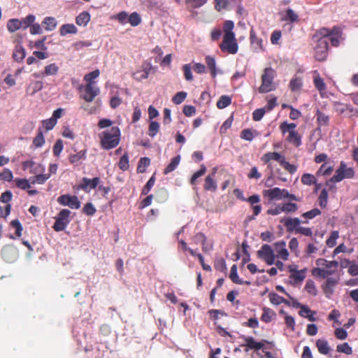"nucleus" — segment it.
Here are the masks:
<instances>
[{"label": "nucleus", "mask_w": 358, "mask_h": 358, "mask_svg": "<svg viewBox=\"0 0 358 358\" xmlns=\"http://www.w3.org/2000/svg\"><path fill=\"white\" fill-rule=\"evenodd\" d=\"M234 23L227 20L223 25V38L220 44V50L227 54L234 55L238 50V44L234 31Z\"/></svg>", "instance_id": "f257e3e1"}, {"label": "nucleus", "mask_w": 358, "mask_h": 358, "mask_svg": "<svg viewBox=\"0 0 358 358\" xmlns=\"http://www.w3.org/2000/svg\"><path fill=\"white\" fill-rule=\"evenodd\" d=\"M315 264L316 267L313 268L312 274L323 279L336 273L338 268V262L327 261L322 258L317 259Z\"/></svg>", "instance_id": "f03ea898"}, {"label": "nucleus", "mask_w": 358, "mask_h": 358, "mask_svg": "<svg viewBox=\"0 0 358 358\" xmlns=\"http://www.w3.org/2000/svg\"><path fill=\"white\" fill-rule=\"evenodd\" d=\"M100 143L103 148L109 150L116 147L120 139V131L118 127H113L103 131L100 135Z\"/></svg>", "instance_id": "7ed1b4c3"}, {"label": "nucleus", "mask_w": 358, "mask_h": 358, "mask_svg": "<svg viewBox=\"0 0 358 358\" xmlns=\"http://www.w3.org/2000/svg\"><path fill=\"white\" fill-rule=\"evenodd\" d=\"M275 76V71L271 68H266L262 75V85L259 88L260 93H267L275 89V84L273 83V78Z\"/></svg>", "instance_id": "20e7f679"}, {"label": "nucleus", "mask_w": 358, "mask_h": 358, "mask_svg": "<svg viewBox=\"0 0 358 358\" xmlns=\"http://www.w3.org/2000/svg\"><path fill=\"white\" fill-rule=\"evenodd\" d=\"M80 96L86 102L91 103L100 93L97 84L86 83L85 85H78Z\"/></svg>", "instance_id": "39448f33"}, {"label": "nucleus", "mask_w": 358, "mask_h": 358, "mask_svg": "<svg viewBox=\"0 0 358 358\" xmlns=\"http://www.w3.org/2000/svg\"><path fill=\"white\" fill-rule=\"evenodd\" d=\"M263 195L269 199V200H281L285 198H289L292 200H296L294 194H290L287 190L274 187L273 189H265L263 191Z\"/></svg>", "instance_id": "423d86ee"}, {"label": "nucleus", "mask_w": 358, "mask_h": 358, "mask_svg": "<svg viewBox=\"0 0 358 358\" xmlns=\"http://www.w3.org/2000/svg\"><path fill=\"white\" fill-rule=\"evenodd\" d=\"M155 73V69L151 63L145 62L132 73V77L137 81L147 79L150 74Z\"/></svg>", "instance_id": "0eeeda50"}, {"label": "nucleus", "mask_w": 358, "mask_h": 358, "mask_svg": "<svg viewBox=\"0 0 358 358\" xmlns=\"http://www.w3.org/2000/svg\"><path fill=\"white\" fill-rule=\"evenodd\" d=\"M257 256L268 265L273 264L275 259V255L273 249L271 245L267 244L263 245L261 249L257 251Z\"/></svg>", "instance_id": "6e6552de"}, {"label": "nucleus", "mask_w": 358, "mask_h": 358, "mask_svg": "<svg viewBox=\"0 0 358 358\" xmlns=\"http://www.w3.org/2000/svg\"><path fill=\"white\" fill-rule=\"evenodd\" d=\"M317 43L315 48V57L319 61H323L327 56L328 51V40L318 39Z\"/></svg>", "instance_id": "1a4fd4ad"}, {"label": "nucleus", "mask_w": 358, "mask_h": 358, "mask_svg": "<svg viewBox=\"0 0 358 358\" xmlns=\"http://www.w3.org/2000/svg\"><path fill=\"white\" fill-rule=\"evenodd\" d=\"M326 278L327 280L323 283L322 288L326 296L329 297L334 293L335 287L338 284L340 277L339 275L329 276Z\"/></svg>", "instance_id": "9d476101"}, {"label": "nucleus", "mask_w": 358, "mask_h": 358, "mask_svg": "<svg viewBox=\"0 0 358 358\" xmlns=\"http://www.w3.org/2000/svg\"><path fill=\"white\" fill-rule=\"evenodd\" d=\"M273 250L276 252L275 258L281 259L286 261L289 258V252L286 248V243L285 241L276 242L273 244Z\"/></svg>", "instance_id": "9b49d317"}, {"label": "nucleus", "mask_w": 358, "mask_h": 358, "mask_svg": "<svg viewBox=\"0 0 358 358\" xmlns=\"http://www.w3.org/2000/svg\"><path fill=\"white\" fill-rule=\"evenodd\" d=\"M285 157L281 155L280 153L276 152H268L265 153L261 158L262 161L268 164V168L271 169V172L273 171L271 163L272 160L278 162L280 164H281V162L283 161Z\"/></svg>", "instance_id": "f8f14e48"}, {"label": "nucleus", "mask_w": 358, "mask_h": 358, "mask_svg": "<svg viewBox=\"0 0 358 358\" xmlns=\"http://www.w3.org/2000/svg\"><path fill=\"white\" fill-rule=\"evenodd\" d=\"M55 219L56 220L53 225V229L56 231L64 230L67 222V209L62 210Z\"/></svg>", "instance_id": "ddd939ff"}, {"label": "nucleus", "mask_w": 358, "mask_h": 358, "mask_svg": "<svg viewBox=\"0 0 358 358\" xmlns=\"http://www.w3.org/2000/svg\"><path fill=\"white\" fill-rule=\"evenodd\" d=\"M250 42L253 51L259 52V51L264 50L263 40L257 36L253 29L250 30Z\"/></svg>", "instance_id": "4468645a"}, {"label": "nucleus", "mask_w": 358, "mask_h": 358, "mask_svg": "<svg viewBox=\"0 0 358 358\" xmlns=\"http://www.w3.org/2000/svg\"><path fill=\"white\" fill-rule=\"evenodd\" d=\"M17 253L15 248L6 246L2 250V257L7 262H13L17 259Z\"/></svg>", "instance_id": "2eb2a0df"}, {"label": "nucleus", "mask_w": 358, "mask_h": 358, "mask_svg": "<svg viewBox=\"0 0 358 358\" xmlns=\"http://www.w3.org/2000/svg\"><path fill=\"white\" fill-rule=\"evenodd\" d=\"M26 56L25 49L21 45V41H17L13 53V58L17 62H22Z\"/></svg>", "instance_id": "dca6fc26"}, {"label": "nucleus", "mask_w": 358, "mask_h": 358, "mask_svg": "<svg viewBox=\"0 0 358 358\" xmlns=\"http://www.w3.org/2000/svg\"><path fill=\"white\" fill-rule=\"evenodd\" d=\"M99 181V178H94L93 179L84 178L80 184V187L86 192H90L92 189L95 188L98 185Z\"/></svg>", "instance_id": "f3484780"}, {"label": "nucleus", "mask_w": 358, "mask_h": 358, "mask_svg": "<svg viewBox=\"0 0 358 358\" xmlns=\"http://www.w3.org/2000/svg\"><path fill=\"white\" fill-rule=\"evenodd\" d=\"M289 231L296 230L300 227L302 221L299 218H287L282 220Z\"/></svg>", "instance_id": "a211bd4d"}, {"label": "nucleus", "mask_w": 358, "mask_h": 358, "mask_svg": "<svg viewBox=\"0 0 358 358\" xmlns=\"http://www.w3.org/2000/svg\"><path fill=\"white\" fill-rule=\"evenodd\" d=\"M229 278L234 283H236V284H239V285L246 284L248 285H250L251 284V282L250 281H243L239 278L238 273H237V266L235 264L233 265L231 268Z\"/></svg>", "instance_id": "6ab92c4d"}, {"label": "nucleus", "mask_w": 358, "mask_h": 358, "mask_svg": "<svg viewBox=\"0 0 358 358\" xmlns=\"http://www.w3.org/2000/svg\"><path fill=\"white\" fill-rule=\"evenodd\" d=\"M268 298L270 302L275 306H278L281 303H285L287 306H289L291 304L288 300L280 296L279 295L274 292L270 293L268 294Z\"/></svg>", "instance_id": "aec40b11"}, {"label": "nucleus", "mask_w": 358, "mask_h": 358, "mask_svg": "<svg viewBox=\"0 0 358 358\" xmlns=\"http://www.w3.org/2000/svg\"><path fill=\"white\" fill-rule=\"evenodd\" d=\"M282 20L284 21H289L291 22H296L299 20L298 14L292 9L288 8L285 11Z\"/></svg>", "instance_id": "412c9836"}, {"label": "nucleus", "mask_w": 358, "mask_h": 358, "mask_svg": "<svg viewBox=\"0 0 358 358\" xmlns=\"http://www.w3.org/2000/svg\"><path fill=\"white\" fill-rule=\"evenodd\" d=\"M330 41L334 46H338L340 41L342 40V32L339 28L334 27L331 36H330Z\"/></svg>", "instance_id": "4be33fe9"}, {"label": "nucleus", "mask_w": 358, "mask_h": 358, "mask_svg": "<svg viewBox=\"0 0 358 358\" xmlns=\"http://www.w3.org/2000/svg\"><path fill=\"white\" fill-rule=\"evenodd\" d=\"M316 346L318 351L322 355H327L330 350L328 342L324 339H318L316 341Z\"/></svg>", "instance_id": "5701e85b"}, {"label": "nucleus", "mask_w": 358, "mask_h": 358, "mask_svg": "<svg viewBox=\"0 0 358 358\" xmlns=\"http://www.w3.org/2000/svg\"><path fill=\"white\" fill-rule=\"evenodd\" d=\"M90 20V15L88 12L84 11L76 17V23L79 26L85 27Z\"/></svg>", "instance_id": "b1692460"}, {"label": "nucleus", "mask_w": 358, "mask_h": 358, "mask_svg": "<svg viewBox=\"0 0 358 358\" xmlns=\"http://www.w3.org/2000/svg\"><path fill=\"white\" fill-rule=\"evenodd\" d=\"M305 278V274L303 271H299L298 272H294L289 275L290 284H296L301 282Z\"/></svg>", "instance_id": "393cba45"}, {"label": "nucleus", "mask_w": 358, "mask_h": 358, "mask_svg": "<svg viewBox=\"0 0 358 358\" xmlns=\"http://www.w3.org/2000/svg\"><path fill=\"white\" fill-rule=\"evenodd\" d=\"M21 27H22V24L20 22L19 19H15V18L10 19L7 22V29L11 33L16 31L17 30L20 29Z\"/></svg>", "instance_id": "a878e982"}, {"label": "nucleus", "mask_w": 358, "mask_h": 358, "mask_svg": "<svg viewBox=\"0 0 358 358\" xmlns=\"http://www.w3.org/2000/svg\"><path fill=\"white\" fill-rule=\"evenodd\" d=\"M42 24L44 25L46 31H52L56 27L57 22L52 17H46L42 22Z\"/></svg>", "instance_id": "bb28decb"}, {"label": "nucleus", "mask_w": 358, "mask_h": 358, "mask_svg": "<svg viewBox=\"0 0 358 358\" xmlns=\"http://www.w3.org/2000/svg\"><path fill=\"white\" fill-rule=\"evenodd\" d=\"M204 189L215 192L217 189V183L214 180L213 176L208 175L205 179Z\"/></svg>", "instance_id": "cd10ccee"}, {"label": "nucleus", "mask_w": 358, "mask_h": 358, "mask_svg": "<svg viewBox=\"0 0 358 358\" xmlns=\"http://www.w3.org/2000/svg\"><path fill=\"white\" fill-rule=\"evenodd\" d=\"M196 238L198 241L202 242L203 244V250L205 252H208L210 251L213 248V245L211 243L207 242L206 236L203 234H198L196 236Z\"/></svg>", "instance_id": "c85d7f7f"}, {"label": "nucleus", "mask_w": 358, "mask_h": 358, "mask_svg": "<svg viewBox=\"0 0 358 358\" xmlns=\"http://www.w3.org/2000/svg\"><path fill=\"white\" fill-rule=\"evenodd\" d=\"M129 15L125 11H122L115 15L111 17L113 20L118 21V22L122 25L127 24L129 21Z\"/></svg>", "instance_id": "c756f323"}, {"label": "nucleus", "mask_w": 358, "mask_h": 358, "mask_svg": "<svg viewBox=\"0 0 358 358\" xmlns=\"http://www.w3.org/2000/svg\"><path fill=\"white\" fill-rule=\"evenodd\" d=\"M231 103V99L229 96L222 95L217 102V107L220 109H223L229 106Z\"/></svg>", "instance_id": "7c9ffc66"}, {"label": "nucleus", "mask_w": 358, "mask_h": 358, "mask_svg": "<svg viewBox=\"0 0 358 358\" xmlns=\"http://www.w3.org/2000/svg\"><path fill=\"white\" fill-rule=\"evenodd\" d=\"M245 345L250 348V349H255V350H259L261 349L264 344L260 342H257L255 341L254 338L248 337L245 339Z\"/></svg>", "instance_id": "2f4dec72"}, {"label": "nucleus", "mask_w": 358, "mask_h": 358, "mask_svg": "<svg viewBox=\"0 0 358 358\" xmlns=\"http://www.w3.org/2000/svg\"><path fill=\"white\" fill-rule=\"evenodd\" d=\"M99 75L100 71L99 70L96 69L89 73H87L84 76V80L86 82V83L96 84L94 80L97 78L99 76Z\"/></svg>", "instance_id": "473e14b6"}, {"label": "nucleus", "mask_w": 358, "mask_h": 358, "mask_svg": "<svg viewBox=\"0 0 358 358\" xmlns=\"http://www.w3.org/2000/svg\"><path fill=\"white\" fill-rule=\"evenodd\" d=\"M333 32V29L329 30L326 28H323L320 29L314 36V38L317 39H327V37L331 36Z\"/></svg>", "instance_id": "72a5a7b5"}, {"label": "nucleus", "mask_w": 358, "mask_h": 358, "mask_svg": "<svg viewBox=\"0 0 358 358\" xmlns=\"http://www.w3.org/2000/svg\"><path fill=\"white\" fill-rule=\"evenodd\" d=\"M35 19H36V17L34 15H28L24 18L20 20V22L22 24L21 28L23 29H26L29 27H31V26L34 23Z\"/></svg>", "instance_id": "f704fd0d"}, {"label": "nucleus", "mask_w": 358, "mask_h": 358, "mask_svg": "<svg viewBox=\"0 0 358 358\" xmlns=\"http://www.w3.org/2000/svg\"><path fill=\"white\" fill-rule=\"evenodd\" d=\"M141 17L138 13L134 12L131 15H129L128 22L132 27L138 26L141 23Z\"/></svg>", "instance_id": "c9c22d12"}, {"label": "nucleus", "mask_w": 358, "mask_h": 358, "mask_svg": "<svg viewBox=\"0 0 358 358\" xmlns=\"http://www.w3.org/2000/svg\"><path fill=\"white\" fill-rule=\"evenodd\" d=\"M287 139L289 142L292 143L296 146H299L301 143V138L298 133L294 130L290 131Z\"/></svg>", "instance_id": "e433bc0d"}, {"label": "nucleus", "mask_w": 358, "mask_h": 358, "mask_svg": "<svg viewBox=\"0 0 358 358\" xmlns=\"http://www.w3.org/2000/svg\"><path fill=\"white\" fill-rule=\"evenodd\" d=\"M206 62L211 71L212 76L215 77L217 73L215 59L210 56H207L206 57Z\"/></svg>", "instance_id": "4c0bfd02"}, {"label": "nucleus", "mask_w": 358, "mask_h": 358, "mask_svg": "<svg viewBox=\"0 0 358 358\" xmlns=\"http://www.w3.org/2000/svg\"><path fill=\"white\" fill-rule=\"evenodd\" d=\"M314 84L315 87L320 92L321 94L325 91V83L324 80L320 76L316 75L314 77Z\"/></svg>", "instance_id": "58836bf2"}, {"label": "nucleus", "mask_w": 358, "mask_h": 358, "mask_svg": "<svg viewBox=\"0 0 358 358\" xmlns=\"http://www.w3.org/2000/svg\"><path fill=\"white\" fill-rule=\"evenodd\" d=\"M43 87V84L41 81H36L33 83L27 89V92L31 89V92H29L31 95L35 94L36 92L41 91Z\"/></svg>", "instance_id": "ea45409f"}, {"label": "nucleus", "mask_w": 358, "mask_h": 358, "mask_svg": "<svg viewBox=\"0 0 358 358\" xmlns=\"http://www.w3.org/2000/svg\"><path fill=\"white\" fill-rule=\"evenodd\" d=\"M150 160L148 157H143L140 159L137 170L139 173H143L145 171L147 166H149Z\"/></svg>", "instance_id": "a19ab883"}, {"label": "nucleus", "mask_w": 358, "mask_h": 358, "mask_svg": "<svg viewBox=\"0 0 358 358\" xmlns=\"http://www.w3.org/2000/svg\"><path fill=\"white\" fill-rule=\"evenodd\" d=\"M180 160V156L175 157L172 159L171 163L168 165V166L166 168L164 173H168L171 171H173L176 166L179 164Z\"/></svg>", "instance_id": "79ce46f5"}, {"label": "nucleus", "mask_w": 358, "mask_h": 358, "mask_svg": "<svg viewBox=\"0 0 358 358\" xmlns=\"http://www.w3.org/2000/svg\"><path fill=\"white\" fill-rule=\"evenodd\" d=\"M336 350L339 352H342L348 355L352 353V348L347 343L338 345L336 347Z\"/></svg>", "instance_id": "37998d69"}, {"label": "nucleus", "mask_w": 358, "mask_h": 358, "mask_svg": "<svg viewBox=\"0 0 358 358\" xmlns=\"http://www.w3.org/2000/svg\"><path fill=\"white\" fill-rule=\"evenodd\" d=\"M228 6V0H215V8L219 12L227 9Z\"/></svg>", "instance_id": "c03bdc74"}, {"label": "nucleus", "mask_w": 358, "mask_h": 358, "mask_svg": "<svg viewBox=\"0 0 358 358\" xmlns=\"http://www.w3.org/2000/svg\"><path fill=\"white\" fill-rule=\"evenodd\" d=\"M301 182L304 185H310L316 182V178L312 174L305 173L301 177Z\"/></svg>", "instance_id": "a18cd8bd"}, {"label": "nucleus", "mask_w": 358, "mask_h": 358, "mask_svg": "<svg viewBox=\"0 0 358 358\" xmlns=\"http://www.w3.org/2000/svg\"><path fill=\"white\" fill-rule=\"evenodd\" d=\"M44 143H45V139H44V137H43V131L40 129L38 130V135L34 138L33 144L36 148H40V147H41L44 144Z\"/></svg>", "instance_id": "49530a36"}, {"label": "nucleus", "mask_w": 358, "mask_h": 358, "mask_svg": "<svg viewBox=\"0 0 358 358\" xmlns=\"http://www.w3.org/2000/svg\"><path fill=\"white\" fill-rule=\"evenodd\" d=\"M345 262L349 264L348 273L352 276L358 275V264L345 259Z\"/></svg>", "instance_id": "de8ad7c7"}, {"label": "nucleus", "mask_w": 358, "mask_h": 358, "mask_svg": "<svg viewBox=\"0 0 358 358\" xmlns=\"http://www.w3.org/2000/svg\"><path fill=\"white\" fill-rule=\"evenodd\" d=\"M317 120L320 125L325 126L328 124L329 118L328 115L318 110L317 113Z\"/></svg>", "instance_id": "09e8293b"}, {"label": "nucleus", "mask_w": 358, "mask_h": 358, "mask_svg": "<svg viewBox=\"0 0 358 358\" xmlns=\"http://www.w3.org/2000/svg\"><path fill=\"white\" fill-rule=\"evenodd\" d=\"M99 103L96 101L93 106H91L90 103L87 102L84 106V109L89 113H96L99 109Z\"/></svg>", "instance_id": "8fccbe9b"}, {"label": "nucleus", "mask_w": 358, "mask_h": 358, "mask_svg": "<svg viewBox=\"0 0 358 358\" xmlns=\"http://www.w3.org/2000/svg\"><path fill=\"white\" fill-rule=\"evenodd\" d=\"M49 178L48 175H43V174H38L34 176L32 178H30L31 182L32 184L38 183V184H43Z\"/></svg>", "instance_id": "3c124183"}, {"label": "nucleus", "mask_w": 358, "mask_h": 358, "mask_svg": "<svg viewBox=\"0 0 358 358\" xmlns=\"http://www.w3.org/2000/svg\"><path fill=\"white\" fill-rule=\"evenodd\" d=\"M296 127V125L294 123L282 122L280 126V129L282 134H285L286 132L289 133L290 131H293Z\"/></svg>", "instance_id": "603ef678"}, {"label": "nucleus", "mask_w": 358, "mask_h": 358, "mask_svg": "<svg viewBox=\"0 0 358 358\" xmlns=\"http://www.w3.org/2000/svg\"><path fill=\"white\" fill-rule=\"evenodd\" d=\"M83 211L87 215H94L96 211V208L92 203H87L83 207Z\"/></svg>", "instance_id": "864d4df0"}, {"label": "nucleus", "mask_w": 358, "mask_h": 358, "mask_svg": "<svg viewBox=\"0 0 358 358\" xmlns=\"http://www.w3.org/2000/svg\"><path fill=\"white\" fill-rule=\"evenodd\" d=\"M13 176L12 171L8 169H4L0 173V179L5 181H11Z\"/></svg>", "instance_id": "5fc2aeb1"}, {"label": "nucleus", "mask_w": 358, "mask_h": 358, "mask_svg": "<svg viewBox=\"0 0 358 358\" xmlns=\"http://www.w3.org/2000/svg\"><path fill=\"white\" fill-rule=\"evenodd\" d=\"M275 313L268 308H264V313L262 316L263 321L269 322L272 320Z\"/></svg>", "instance_id": "6e6d98bb"}, {"label": "nucleus", "mask_w": 358, "mask_h": 358, "mask_svg": "<svg viewBox=\"0 0 358 358\" xmlns=\"http://www.w3.org/2000/svg\"><path fill=\"white\" fill-rule=\"evenodd\" d=\"M206 171V168L204 165L201 166V169L196 172H195L191 178L190 182L194 185L196 180V179L201 176H202Z\"/></svg>", "instance_id": "4d7b16f0"}, {"label": "nucleus", "mask_w": 358, "mask_h": 358, "mask_svg": "<svg viewBox=\"0 0 358 358\" xmlns=\"http://www.w3.org/2000/svg\"><path fill=\"white\" fill-rule=\"evenodd\" d=\"M338 236H338V231H333L331 234V236H329V238L327 240V245L330 248L334 247L336 244V240L338 238Z\"/></svg>", "instance_id": "13d9d810"}, {"label": "nucleus", "mask_w": 358, "mask_h": 358, "mask_svg": "<svg viewBox=\"0 0 358 358\" xmlns=\"http://www.w3.org/2000/svg\"><path fill=\"white\" fill-rule=\"evenodd\" d=\"M56 121L55 118L50 117V119L45 120L43 121V127L46 131L51 130L53 129L55 125L56 124Z\"/></svg>", "instance_id": "bf43d9fd"}, {"label": "nucleus", "mask_w": 358, "mask_h": 358, "mask_svg": "<svg viewBox=\"0 0 358 358\" xmlns=\"http://www.w3.org/2000/svg\"><path fill=\"white\" fill-rule=\"evenodd\" d=\"M282 211L285 213L295 212L297 210V205L294 203L282 204Z\"/></svg>", "instance_id": "052dcab7"}, {"label": "nucleus", "mask_w": 358, "mask_h": 358, "mask_svg": "<svg viewBox=\"0 0 358 358\" xmlns=\"http://www.w3.org/2000/svg\"><path fill=\"white\" fill-rule=\"evenodd\" d=\"M10 225L15 229L16 235L20 237L22 235V226L18 220L11 221Z\"/></svg>", "instance_id": "680f3d73"}, {"label": "nucleus", "mask_w": 358, "mask_h": 358, "mask_svg": "<svg viewBox=\"0 0 358 358\" xmlns=\"http://www.w3.org/2000/svg\"><path fill=\"white\" fill-rule=\"evenodd\" d=\"M16 186L22 189H26L30 187L29 180L27 179H15Z\"/></svg>", "instance_id": "e2e57ef3"}, {"label": "nucleus", "mask_w": 358, "mask_h": 358, "mask_svg": "<svg viewBox=\"0 0 358 358\" xmlns=\"http://www.w3.org/2000/svg\"><path fill=\"white\" fill-rule=\"evenodd\" d=\"M187 93L185 92H178L173 97V101L176 104L181 103L186 98Z\"/></svg>", "instance_id": "0e129e2a"}, {"label": "nucleus", "mask_w": 358, "mask_h": 358, "mask_svg": "<svg viewBox=\"0 0 358 358\" xmlns=\"http://www.w3.org/2000/svg\"><path fill=\"white\" fill-rule=\"evenodd\" d=\"M119 166L123 171L127 170L129 169V157L127 154L124 155L121 157L119 162Z\"/></svg>", "instance_id": "69168bd1"}, {"label": "nucleus", "mask_w": 358, "mask_h": 358, "mask_svg": "<svg viewBox=\"0 0 358 358\" xmlns=\"http://www.w3.org/2000/svg\"><path fill=\"white\" fill-rule=\"evenodd\" d=\"M159 124L157 122H151L149 125V135L152 137L155 136L158 132Z\"/></svg>", "instance_id": "338daca9"}, {"label": "nucleus", "mask_w": 358, "mask_h": 358, "mask_svg": "<svg viewBox=\"0 0 358 358\" xmlns=\"http://www.w3.org/2000/svg\"><path fill=\"white\" fill-rule=\"evenodd\" d=\"M334 334L336 337L340 340H345L348 337V332L343 328H336Z\"/></svg>", "instance_id": "774afa93"}]
</instances>
